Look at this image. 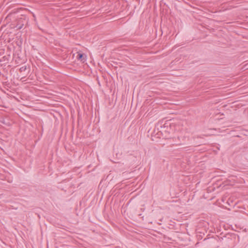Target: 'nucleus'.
<instances>
[{"instance_id": "f03ea898", "label": "nucleus", "mask_w": 248, "mask_h": 248, "mask_svg": "<svg viewBox=\"0 0 248 248\" xmlns=\"http://www.w3.org/2000/svg\"><path fill=\"white\" fill-rule=\"evenodd\" d=\"M26 70V66H22L20 68V71L21 72H22V71H24Z\"/></svg>"}, {"instance_id": "f257e3e1", "label": "nucleus", "mask_w": 248, "mask_h": 248, "mask_svg": "<svg viewBox=\"0 0 248 248\" xmlns=\"http://www.w3.org/2000/svg\"><path fill=\"white\" fill-rule=\"evenodd\" d=\"M83 57V54H82L81 53H78V54L77 55L78 59L79 60H81V61H82L83 60V59H82Z\"/></svg>"}]
</instances>
